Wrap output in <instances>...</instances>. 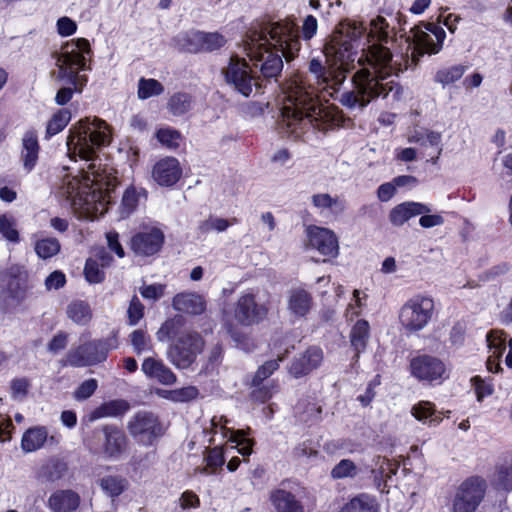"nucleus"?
Here are the masks:
<instances>
[{
	"label": "nucleus",
	"mask_w": 512,
	"mask_h": 512,
	"mask_svg": "<svg viewBox=\"0 0 512 512\" xmlns=\"http://www.w3.org/2000/svg\"><path fill=\"white\" fill-rule=\"evenodd\" d=\"M100 267L97 259L89 257L86 260L83 273L88 283L98 284L105 280V273Z\"/></svg>",
	"instance_id": "obj_47"
},
{
	"label": "nucleus",
	"mask_w": 512,
	"mask_h": 512,
	"mask_svg": "<svg viewBox=\"0 0 512 512\" xmlns=\"http://www.w3.org/2000/svg\"><path fill=\"white\" fill-rule=\"evenodd\" d=\"M68 471V465L61 459H52L42 466V476L50 482L60 480Z\"/></svg>",
	"instance_id": "obj_40"
},
{
	"label": "nucleus",
	"mask_w": 512,
	"mask_h": 512,
	"mask_svg": "<svg viewBox=\"0 0 512 512\" xmlns=\"http://www.w3.org/2000/svg\"><path fill=\"white\" fill-rule=\"evenodd\" d=\"M496 334L497 332L490 331L486 336L488 347L492 351V355L488 357L486 364L487 369L492 373H497L502 370L498 360L505 350L504 341Z\"/></svg>",
	"instance_id": "obj_32"
},
{
	"label": "nucleus",
	"mask_w": 512,
	"mask_h": 512,
	"mask_svg": "<svg viewBox=\"0 0 512 512\" xmlns=\"http://www.w3.org/2000/svg\"><path fill=\"white\" fill-rule=\"evenodd\" d=\"M31 387L30 380L27 377L13 378L10 382V393L14 400H23L29 394Z\"/></svg>",
	"instance_id": "obj_52"
},
{
	"label": "nucleus",
	"mask_w": 512,
	"mask_h": 512,
	"mask_svg": "<svg viewBox=\"0 0 512 512\" xmlns=\"http://www.w3.org/2000/svg\"><path fill=\"white\" fill-rule=\"evenodd\" d=\"M358 468L350 459H342L331 470V477L335 480L344 478H353L357 475Z\"/></svg>",
	"instance_id": "obj_50"
},
{
	"label": "nucleus",
	"mask_w": 512,
	"mask_h": 512,
	"mask_svg": "<svg viewBox=\"0 0 512 512\" xmlns=\"http://www.w3.org/2000/svg\"><path fill=\"white\" fill-rule=\"evenodd\" d=\"M430 207L418 202H404L394 207L389 214L390 222L395 226H402L410 218L429 213Z\"/></svg>",
	"instance_id": "obj_25"
},
{
	"label": "nucleus",
	"mask_w": 512,
	"mask_h": 512,
	"mask_svg": "<svg viewBox=\"0 0 512 512\" xmlns=\"http://www.w3.org/2000/svg\"><path fill=\"white\" fill-rule=\"evenodd\" d=\"M40 145L37 132L34 129L25 132L22 138L21 160L23 169L30 173L37 165Z\"/></svg>",
	"instance_id": "obj_24"
},
{
	"label": "nucleus",
	"mask_w": 512,
	"mask_h": 512,
	"mask_svg": "<svg viewBox=\"0 0 512 512\" xmlns=\"http://www.w3.org/2000/svg\"><path fill=\"white\" fill-rule=\"evenodd\" d=\"M171 399L178 402H187L193 400L198 395V390L194 386H187L170 392Z\"/></svg>",
	"instance_id": "obj_61"
},
{
	"label": "nucleus",
	"mask_w": 512,
	"mask_h": 512,
	"mask_svg": "<svg viewBox=\"0 0 512 512\" xmlns=\"http://www.w3.org/2000/svg\"><path fill=\"white\" fill-rule=\"evenodd\" d=\"M340 512H376V508L372 498L361 494L348 502Z\"/></svg>",
	"instance_id": "obj_44"
},
{
	"label": "nucleus",
	"mask_w": 512,
	"mask_h": 512,
	"mask_svg": "<svg viewBox=\"0 0 512 512\" xmlns=\"http://www.w3.org/2000/svg\"><path fill=\"white\" fill-rule=\"evenodd\" d=\"M184 319L182 316H174L167 319L159 328L157 332V339L161 342L170 340L172 338H178L183 334Z\"/></svg>",
	"instance_id": "obj_37"
},
{
	"label": "nucleus",
	"mask_w": 512,
	"mask_h": 512,
	"mask_svg": "<svg viewBox=\"0 0 512 512\" xmlns=\"http://www.w3.org/2000/svg\"><path fill=\"white\" fill-rule=\"evenodd\" d=\"M48 438L45 426H35L27 429L21 439V448L25 452H34L43 447Z\"/></svg>",
	"instance_id": "obj_28"
},
{
	"label": "nucleus",
	"mask_w": 512,
	"mask_h": 512,
	"mask_svg": "<svg viewBox=\"0 0 512 512\" xmlns=\"http://www.w3.org/2000/svg\"><path fill=\"white\" fill-rule=\"evenodd\" d=\"M230 225L231 223L227 219L209 216L206 220L199 223L198 230L202 234H206L212 230H215L217 232H223Z\"/></svg>",
	"instance_id": "obj_54"
},
{
	"label": "nucleus",
	"mask_w": 512,
	"mask_h": 512,
	"mask_svg": "<svg viewBox=\"0 0 512 512\" xmlns=\"http://www.w3.org/2000/svg\"><path fill=\"white\" fill-rule=\"evenodd\" d=\"M172 307L178 312L196 316L206 311L207 301L202 294L183 291L173 297Z\"/></svg>",
	"instance_id": "obj_20"
},
{
	"label": "nucleus",
	"mask_w": 512,
	"mask_h": 512,
	"mask_svg": "<svg viewBox=\"0 0 512 512\" xmlns=\"http://www.w3.org/2000/svg\"><path fill=\"white\" fill-rule=\"evenodd\" d=\"M163 92L164 86L156 79L141 78L138 82L137 96L141 100L161 95Z\"/></svg>",
	"instance_id": "obj_41"
},
{
	"label": "nucleus",
	"mask_w": 512,
	"mask_h": 512,
	"mask_svg": "<svg viewBox=\"0 0 512 512\" xmlns=\"http://www.w3.org/2000/svg\"><path fill=\"white\" fill-rule=\"evenodd\" d=\"M56 27L58 34L62 37H69L77 31L76 22L67 16L59 18Z\"/></svg>",
	"instance_id": "obj_60"
},
{
	"label": "nucleus",
	"mask_w": 512,
	"mask_h": 512,
	"mask_svg": "<svg viewBox=\"0 0 512 512\" xmlns=\"http://www.w3.org/2000/svg\"><path fill=\"white\" fill-rule=\"evenodd\" d=\"M130 433L138 437L144 445H149L158 436L162 435V427L157 419L150 412H139L134 416L130 424Z\"/></svg>",
	"instance_id": "obj_17"
},
{
	"label": "nucleus",
	"mask_w": 512,
	"mask_h": 512,
	"mask_svg": "<svg viewBox=\"0 0 512 512\" xmlns=\"http://www.w3.org/2000/svg\"><path fill=\"white\" fill-rule=\"evenodd\" d=\"M364 31L362 24H349L347 35L337 33L324 46L325 64L318 58L310 60L308 70L315 87L307 86L300 78L288 84L279 120L283 132L299 136L307 125L327 131L344 122L338 107L320 103L317 92L323 93V97H334L340 91L350 71V62L354 61L352 40L361 37Z\"/></svg>",
	"instance_id": "obj_1"
},
{
	"label": "nucleus",
	"mask_w": 512,
	"mask_h": 512,
	"mask_svg": "<svg viewBox=\"0 0 512 512\" xmlns=\"http://www.w3.org/2000/svg\"><path fill=\"white\" fill-rule=\"evenodd\" d=\"M411 374L420 381L433 382L444 378L446 366L431 355H420L410 361Z\"/></svg>",
	"instance_id": "obj_16"
},
{
	"label": "nucleus",
	"mask_w": 512,
	"mask_h": 512,
	"mask_svg": "<svg viewBox=\"0 0 512 512\" xmlns=\"http://www.w3.org/2000/svg\"><path fill=\"white\" fill-rule=\"evenodd\" d=\"M434 301L431 297L416 295L407 300L399 311L401 326L409 333L424 329L432 319Z\"/></svg>",
	"instance_id": "obj_7"
},
{
	"label": "nucleus",
	"mask_w": 512,
	"mask_h": 512,
	"mask_svg": "<svg viewBox=\"0 0 512 512\" xmlns=\"http://www.w3.org/2000/svg\"><path fill=\"white\" fill-rule=\"evenodd\" d=\"M486 490V482L479 477L465 480L457 489L453 500V512H475Z\"/></svg>",
	"instance_id": "obj_12"
},
{
	"label": "nucleus",
	"mask_w": 512,
	"mask_h": 512,
	"mask_svg": "<svg viewBox=\"0 0 512 512\" xmlns=\"http://www.w3.org/2000/svg\"><path fill=\"white\" fill-rule=\"evenodd\" d=\"M313 299L304 289L292 290L288 299V309L297 317H304L311 309Z\"/></svg>",
	"instance_id": "obj_29"
},
{
	"label": "nucleus",
	"mask_w": 512,
	"mask_h": 512,
	"mask_svg": "<svg viewBox=\"0 0 512 512\" xmlns=\"http://www.w3.org/2000/svg\"><path fill=\"white\" fill-rule=\"evenodd\" d=\"M222 73L225 82L244 97H249L254 89L259 90L262 87L260 79L253 73L248 62L238 56H231Z\"/></svg>",
	"instance_id": "obj_8"
},
{
	"label": "nucleus",
	"mask_w": 512,
	"mask_h": 512,
	"mask_svg": "<svg viewBox=\"0 0 512 512\" xmlns=\"http://www.w3.org/2000/svg\"><path fill=\"white\" fill-rule=\"evenodd\" d=\"M283 358L284 357L282 356L276 360H269L260 366L252 380V385L254 387L260 386L265 379H267L274 371L278 369L279 362H281Z\"/></svg>",
	"instance_id": "obj_53"
},
{
	"label": "nucleus",
	"mask_w": 512,
	"mask_h": 512,
	"mask_svg": "<svg viewBox=\"0 0 512 512\" xmlns=\"http://www.w3.org/2000/svg\"><path fill=\"white\" fill-rule=\"evenodd\" d=\"M166 285L161 283H155L146 285L143 284L139 287V293L146 300L157 301L164 296Z\"/></svg>",
	"instance_id": "obj_56"
},
{
	"label": "nucleus",
	"mask_w": 512,
	"mask_h": 512,
	"mask_svg": "<svg viewBox=\"0 0 512 512\" xmlns=\"http://www.w3.org/2000/svg\"><path fill=\"white\" fill-rule=\"evenodd\" d=\"M131 343L136 353L140 354L149 351L152 347L151 340L147 333L142 330H135L131 335Z\"/></svg>",
	"instance_id": "obj_55"
},
{
	"label": "nucleus",
	"mask_w": 512,
	"mask_h": 512,
	"mask_svg": "<svg viewBox=\"0 0 512 512\" xmlns=\"http://www.w3.org/2000/svg\"><path fill=\"white\" fill-rule=\"evenodd\" d=\"M412 414L416 419L423 421L430 419L432 423H440L441 418L436 415L434 404L429 401H421L412 408Z\"/></svg>",
	"instance_id": "obj_48"
},
{
	"label": "nucleus",
	"mask_w": 512,
	"mask_h": 512,
	"mask_svg": "<svg viewBox=\"0 0 512 512\" xmlns=\"http://www.w3.org/2000/svg\"><path fill=\"white\" fill-rule=\"evenodd\" d=\"M57 54L58 79L64 83L55 95V103L64 106L71 101L75 93H81L88 77L81 71L89 69L92 50L85 38L67 41Z\"/></svg>",
	"instance_id": "obj_5"
},
{
	"label": "nucleus",
	"mask_w": 512,
	"mask_h": 512,
	"mask_svg": "<svg viewBox=\"0 0 512 512\" xmlns=\"http://www.w3.org/2000/svg\"><path fill=\"white\" fill-rule=\"evenodd\" d=\"M322 408L316 402L301 399L295 406V414L304 423H314L320 420Z\"/></svg>",
	"instance_id": "obj_34"
},
{
	"label": "nucleus",
	"mask_w": 512,
	"mask_h": 512,
	"mask_svg": "<svg viewBox=\"0 0 512 512\" xmlns=\"http://www.w3.org/2000/svg\"><path fill=\"white\" fill-rule=\"evenodd\" d=\"M142 371L149 378L157 380L163 385H172L177 378L173 371L167 367L161 360L148 357L142 364Z\"/></svg>",
	"instance_id": "obj_26"
},
{
	"label": "nucleus",
	"mask_w": 512,
	"mask_h": 512,
	"mask_svg": "<svg viewBox=\"0 0 512 512\" xmlns=\"http://www.w3.org/2000/svg\"><path fill=\"white\" fill-rule=\"evenodd\" d=\"M228 423V420L224 416H214L211 419V433L216 434L217 428L220 427L221 434L224 438L229 436V441L236 443L237 446H240L238 448V452L243 456H248L252 453V446L254 444V441L251 439H246L245 436L250 432V429L248 428L247 431L245 430H231L226 427V424Z\"/></svg>",
	"instance_id": "obj_19"
},
{
	"label": "nucleus",
	"mask_w": 512,
	"mask_h": 512,
	"mask_svg": "<svg viewBox=\"0 0 512 512\" xmlns=\"http://www.w3.org/2000/svg\"><path fill=\"white\" fill-rule=\"evenodd\" d=\"M267 303H258L252 292L242 294L234 310L235 319L244 326H251L262 322L268 315Z\"/></svg>",
	"instance_id": "obj_13"
},
{
	"label": "nucleus",
	"mask_w": 512,
	"mask_h": 512,
	"mask_svg": "<svg viewBox=\"0 0 512 512\" xmlns=\"http://www.w3.org/2000/svg\"><path fill=\"white\" fill-rule=\"evenodd\" d=\"M67 317L79 326L88 325L93 317L90 304L85 300H72L66 308Z\"/></svg>",
	"instance_id": "obj_27"
},
{
	"label": "nucleus",
	"mask_w": 512,
	"mask_h": 512,
	"mask_svg": "<svg viewBox=\"0 0 512 512\" xmlns=\"http://www.w3.org/2000/svg\"><path fill=\"white\" fill-rule=\"evenodd\" d=\"M426 29L430 32H425L419 27H415L411 30L413 36L412 40L408 37V48L412 49L411 62L417 65L421 56L425 53L436 54L441 48L445 39L446 33L442 27L436 24L429 23Z\"/></svg>",
	"instance_id": "obj_9"
},
{
	"label": "nucleus",
	"mask_w": 512,
	"mask_h": 512,
	"mask_svg": "<svg viewBox=\"0 0 512 512\" xmlns=\"http://www.w3.org/2000/svg\"><path fill=\"white\" fill-rule=\"evenodd\" d=\"M112 139L111 128L100 118L80 120L70 129L69 151L85 161L78 175L67 183V194L80 218L94 220L102 214L116 178L107 165L101 164L98 151Z\"/></svg>",
	"instance_id": "obj_2"
},
{
	"label": "nucleus",
	"mask_w": 512,
	"mask_h": 512,
	"mask_svg": "<svg viewBox=\"0 0 512 512\" xmlns=\"http://www.w3.org/2000/svg\"><path fill=\"white\" fill-rule=\"evenodd\" d=\"M60 243L56 238L40 239L35 244V252L41 259H49L60 251Z\"/></svg>",
	"instance_id": "obj_45"
},
{
	"label": "nucleus",
	"mask_w": 512,
	"mask_h": 512,
	"mask_svg": "<svg viewBox=\"0 0 512 512\" xmlns=\"http://www.w3.org/2000/svg\"><path fill=\"white\" fill-rule=\"evenodd\" d=\"M156 137L163 146L171 150L177 149L182 140L180 132L172 128L159 129Z\"/></svg>",
	"instance_id": "obj_49"
},
{
	"label": "nucleus",
	"mask_w": 512,
	"mask_h": 512,
	"mask_svg": "<svg viewBox=\"0 0 512 512\" xmlns=\"http://www.w3.org/2000/svg\"><path fill=\"white\" fill-rule=\"evenodd\" d=\"M298 29L292 22L266 24L260 32H253L248 55L255 60L263 78H275L283 69L282 57L294 59L300 51Z\"/></svg>",
	"instance_id": "obj_4"
},
{
	"label": "nucleus",
	"mask_w": 512,
	"mask_h": 512,
	"mask_svg": "<svg viewBox=\"0 0 512 512\" xmlns=\"http://www.w3.org/2000/svg\"><path fill=\"white\" fill-rule=\"evenodd\" d=\"M66 275L61 270H55L45 279V287L47 290H58L66 284Z\"/></svg>",
	"instance_id": "obj_63"
},
{
	"label": "nucleus",
	"mask_w": 512,
	"mask_h": 512,
	"mask_svg": "<svg viewBox=\"0 0 512 512\" xmlns=\"http://www.w3.org/2000/svg\"><path fill=\"white\" fill-rule=\"evenodd\" d=\"M398 466L382 456L373 458L371 472L375 479L391 478L396 473Z\"/></svg>",
	"instance_id": "obj_42"
},
{
	"label": "nucleus",
	"mask_w": 512,
	"mask_h": 512,
	"mask_svg": "<svg viewBox=\"0 0 512 512\" xmlns=\"http://www.w3.org/2000/svg\"><path fill=\"white\" fill-rule=\"evenodd\" d=\"M314 207L320 210L329 209L333 214H340L344 212L346 205L345 201L339 196L332 197L328 193L314 194L311 197Z\"/></svg>",
	"instance_id": "obj_35"
},
{
	"label": "nucleus",
	"mask_w": 512,
	"mask_h": 512,
	"mask_svg": "<svg viewBox=\"0 0 512 512\" xmlns=\"http://www.w3.org/2000/svg\"><path fill=\"white\" fill-rule=\"evenodd\" d=\"M323 360V352L320 348L311 347L300 357L295 358L289 368V372L295 378L309 374L318 368Z\"/></svg>",
	"instance_id": "obj_22"
},
{
	"label": "nucleus",
	"mask_w": 512,
	"mask_h": 512,
	"mask_svg": "<svg viewBox=\"0 0 512 512\" xmlns=\"http://www.w3.org/2000/svg\"><path fill=\"white\" fill-rule=\"evenodd\" d=\"M465 71V66L455 65L450 68L439 70L435 75V80L443 85H448L459 80Z\"/></svg>",
	"instance_id": "obj_51"
},
{
	"label": "nucleus",
	"mask_w": 512,
	"mask_h": 512,
	"mask_svg": "<svg viewBox=\"0 0 512 512\" xmlns=\"http://www.w3.org/2000/svg\"><path fill=\"white\" fill-rule=\"evenodd\" d=\"M371 34L380 44L369 46L358 63L362 68L352 77L354 88L342 93L339 102L349 109H363L373 99L387 97L390 93L398 99L402 88L392 78V53L383 43L389 42V24L385 18L378 16L371 21Z\"/></svg>",
	"instance_id": "obj_3"
},
{
	"label": "nucleus",
	"mask_w": 512,
	"mask_h": 512,
	"mask_svg": "<svg viewBox=\"0 0 512 512\" xmlns=\"http://www.w3.org/2000/svg\"><path fill=\"white\" fill-rule=\"evenodd\" d=\"M6 292L8 297L18 302L26 296V281L19 273L8 274L6 282Z\"/></svg>",
	"instance_id": "obj_38"
},
{
	"label": "nucleus",
	"mask_w": 512,
	"mask_h": 512,
	"mask_svg": "<svg viewBox=\"0 0 512 512\" xmlns=\"http://www.w3.org/2000/svg\"><path fill=\"white\" fill-rule=\"evenodd\" d=\"M80 495L72 489H60L48 498V507L53 512H73L80 506Z\"/></svg>",
	"instance_id": "obj_23"
},
{
	"label": "nucleus",
	"mask_w": 512,
	"mask_h": 512,
	"mask_svg": "<svg viewBox=\"0 0 512 512\" xmlns=\"http://www.w3.org/2000/svg\"><path fill=\"white\" fill-rule=\"evenodd\" d=\"M192 97L184 92L174 93L167 103V108L174 116H181L191 109Z\"/></svg>",
	"instance_id": "obj_39"
},
{
	"label": "nucleus",
	"mask_w": 512,
	"mask_h": 512,
	"mask_svg": "<svg viewBox=\"0 0 512 512\" xmlns=\"http://www.w3.org/2000/svg\"><path fill=\"white\" fill-rule=\"evenodd\" d=\"M72 114L68 108L58 109L48 120L45 131V138L50 139L62 132L71 121Z\"/></svg>",
	"instance_id": "obj_33"
},
{
	"label": "nucleus",
	"mask_w": 512,
	"mask_h": 512,
	"mask_svg": "<svg viewBox=\"0 0 512 512\" xmlns=\"http://www.w3.org/2000/svg\"><path fill=\"white\" fill-rule=\"evenodd\" d=\"M182 169L179 161L174 157L160 159L153 167L152 176L161 186H172L181 177Z\"/></svg>",
	"instance_id": "obj_21"
},
{
	"label": "nucleus",
	"mask_w": 512,
	"mask_h": 512,
	"mask_svg": "<svg viewBox=\"0 0 512 512\" xmlns=\"http://www.w3.org/2000/svg\"><path fill=\"white\" fill-rule=\"evenodd\" d=\"M203 347L204 341L199 333L185 330L169 347L168 359L177 368L186 369L196 360Z\"/></svg>",
	"instance_id": "obj_10"
},
{
	"label": "nucleus",
	"mask_w": 512,
	"mask_h": 512,
	"mask_svg": "<svg viewBox=\"0 0 512 512\" xmlns=\"http://www.w3.org/2000/svg\"><path fill=\"white\" fill-rule=\"evenodd\" d=\"M98 388V382L94 378L83 381L74 391V398L78 401L90 398Z\"/></svg>",
	"instance_id": "obj_57"
},
{
	"label": "nucleus",
	"mask_w": 512,
	"mask_h": 512,
	"mask_svg": "<svg viewBox=\"0 0 512 512\" xmlns=\"http://www.w3.org/2000/svg\"><path fill=\"white\" fill-rule=\"evenodd\" d=\"M164 240L165 235L160 228L145 226L132 237L130 244L136 254L152 256L161 250Z\"/></svg>",
	"instance_id": "obj_15"
},
{
	"label": "nucleus",
	"mask_w": 512,
	"mask_h": 512,
	"mask_svg": "<svg viewBox=\"0 0 512 512\" xmlns=\"http://www.w3.org/2000/svg\"><path fill=\"white\" fill-rule=\"evenodd\" d=\"M370 335V326L366 320H358L352 327L350 342L356 351V356L366 348Z\"/></svg>",
	"instance_id": "obj_36"
},
{
	"label": "nucleus",
	"mask_w": 512,
	"mask_h": 512,
	"mask_svg": "<svg viewBox=\"0 0 512 512\" xmlns=\"http://www.w3.org/2000/svg\"><path fill=\"white\" fill-rule=\"evenodd\" d=\"M68 344V334L64 331L56 333L47 344V350L51 353H58L64 350Z\"/></svg>",
	"instance_id": "obj_62"
},
{
	"label": "nucleus",
	"mask_w": 512,
	"mask_h": 512,
	"mask_svg": "<svg viewBox=\"0 0 512 512\" xmlns=\"http://www.w3.org/2000/svg\"><path fill=\"white\" fill-rule=\"evenodd\" d=\"M493 484L497 489L512 491V464L501 465L497 468Z\"/></svg>",
	"instance_id": "obj_46"
},
{
	"label": "nucleus",
	"mask_w": 512,
	"mask_h": 512,
	"mask_svg": "<svg viewBox=\"0 0 512 512\" xmlns=\"http://www.w3.org/2000/svg\"><path fill=\"white\" fill-rule=\"evenodd\" d=\"M176 41L183 50L190 53L213 52L221 49L227 43L226 37L219 32L199 30L179 34Z\"/></svg>",
	"instance_id": "obj_11"
},
{
	"label": "nucleus",
	"mask_w": 512,
	"mask_h": 512,
	"mask_svg": "<svg viewBox=\"0 0 512 512\" xmlns=\"http://www.w3.org/2000/svg\"><path fill=\"white\" fill-rule=\"evenodd\" d=\"M144 309L143 304L136 296L130 300V325H135L143 318Z\"/></svg>",
	"instance_id": "obj_64"
},
{
	"label": "nucleus",
	"mask_w": 512,
	"mask_h": 512,
	"mask_svg": "<svg viewBox=\"0 0 512 512\" xmlns=\"http://www.w3.org/2000/svg\"><path fill=\"white\" fill-rule=\"evenodd\" d=\"M207 455L204 460L206 461L209 467H213V469L217 470V468L222 467L225 463V458L223 455L222 448L216 446L210 449H206Z\"/></svg>",
	"instance_id": "obj_59"
},
{
	"label": "nucleus",
	"mask_w": 512,
	"mask_h": 512,
	"mask_svg": "<svg viewBox=\"0 0 512 512\" xmlns=\"http://www.w3.org/2000/svg\"><path fill=\"white\" fill-rule=\"evenodd\" d=\"M309 244L324 256L335 258L339 254V244L335 233L318 226H311L307 230Z\"/></svg>",
	"instance_id": "obj_18"
},
{
	"label": "nucleus",
	"mask_w": 512,
	"mask_h": 512,
	"mask_svg": "<svg viewBox=\"0 0 512 512\" xmlns=\"http://www.w3.org/2000/svg\"><path fill=\"white\" fill-rule=\"evenodd\" d=\"M91 333L84 332L80 336V344L71 348L64 359L61 360L63 367H90L106 361L111 350L118 347L117 332L112 331L111 335L101 339H90Z\"/></svg>",
	"instance_id": "obj_6"
},
{
	"label": "nucleus",
	"mask_w": 512,
	"mask_h": 512,
	"mask_svg": "<svg viewBox=\"0 0 512 512\" xmlns=\"http://www.w3.org/2000/svg\"><path fill=\"white\" fill-rule=\"evenodd\" d=\"M101 487L111 497L119 496L123 492L122 480L115 476H106L101 480Z\"/></svg>",
	"instance_id": "obj_58"
},
{
	"label": "nucleus",
	"mask_w": 512,
	"mask_h": 512,
	"mask_svg": "<svg viewBox=\"0 0 512 512\" xmlns=\"http://www.w3.org/2000/svg\"><path fill=\"white\" fill-rule=\"evenodd\" d=\"M269 501L275 512H304L299 489L290 487L287 481L270 491Z\"/></svg>",
	"instance_id": "obj_14"
},
{
	"label": "nucleus",
	"mask_w": 512,
	"mask_h": 512,
	"mask_svg": "<svg viewBox=\"0 0 512 512\" xmlns=\"http://www.w3.org/2000/svg\"><path fill=\"white\" fill-rule=\"evenodd\" d=\"M128 411V401L115 399L102 403L90 413L91 420L122 416Z\"/></svg>",
	"instance_id": "obj_30"
},
{
	"label": "nucleus",
	"mask_w": 512,
	"mask_h": 512,
	"mask_svg": "<svg viewBox=\"0 0 512 512\" xmlns=\"http://www.w3.org/2000/svg\"><path fill=\"white\" fill-rule=\"evenodd\" d=\"M16 226L17 223L13 216L0 214V234L11 243L20 242V234Z\"/></svg>",
	"instance_id": "obj_43"
},
{
	"label": "nucleus",
	"mask_w": 512,
	"mask_h": 512,
	"mask_svg": "<svg viewBox=\"0 0 512 512\" xmlns=\"http://www.w3.org/2000/svg\"><path fill=\"white\" fill-rule=\"evenodd\" d=\"M105 432V452L109 456L119 455L126 447V437L123 431L115 426H106Z\"/></svg>",
	"instance_id": "obj_31"
}]
</instances>
